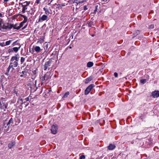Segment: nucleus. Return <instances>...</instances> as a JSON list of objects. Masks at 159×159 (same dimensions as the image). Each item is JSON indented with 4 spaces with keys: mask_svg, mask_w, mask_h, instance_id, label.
<instances>
[{
    "mask_svg": "<svg viewBox=\"0 0 159 159\" xmlns=\"http://www.w3.org/2000/svg\"><path fill=\"white\" fill-rule=\"evenodd\" d=\"M13 124V119L11 118L7 123L5 121L3 123V128L4 129V132L5 133H9L11 130V126Z\"/></svg>",
    "mask_w": 159,
    "mask_h": 159,
    "instance_id": "obj_1",
    "label": "nucleus"
},
{
    "mask_svg": "<svg viewBox=\"0 0 159 159\" xmlns=\"http://www.w3.org/2000/svg\"><path fill=\"white\" fill-rule=\"evenodd\" d=\"M19 58L16 56H12L10 60V65L13 68L16 67L18 65V61Z\"/></svg>",
    "mask_w": 159,
    "mask_h": 159,
    "instance_id": "obj_2",
    "label": "nucleus"
},
{
    "mask_svg": "<svg viewBox=\"0 0 159 159\" xmlns=\"http://www.w3.org/2000/svg\"><path fill=\"white\" fill-rule=\"evenodd\" d=\"M42 80L43 83L45 84L48 83L50 81V73L47 72L42 78Z\"/></svg>",
    "mask_w": 159,
    "mask_h": 159,
    "instance_id": "obj_3",
    "label": "nucleus"
},
{
    "mask_svg": "<svg viewBox=\"0 0 159 159\" xmlns=\"http://www.w3.org/2000/svg\"><path fill=\"white\" fill-rule=\"evenodd\" d=\"M30 2L26 1L20 4L23 7L22 11L23 13H24L25 12V10L27 9V7L30 4Z\"/></svg>",
    "mask_w": 159,
    "mask_h": 159,
    "instance_id": "obj_4",
    "label": "nucleus"
},
{
    "mask_svg": "<svg viewBox=\"0 0 159 159\" xmlns=\"http://www.w3.org/2000/svg\"><path fill=\"white\" fill-rule=\"evenodd\" d=\"M95 86V85L93 84H91L84 91V94L86 95L88 94L91 90L93 87Z\"/></svg>",
    "mask_w": 159,
    "mask_h": 159,
    "instance_id": "obj_5",
    "label": "nucleus"
},
{
    "mask_svg": "<svg viewBox=\"0 0 159 159\" xmlns=\"http://www.w3.org/2000/svg\"><path fill=\"white\" fill-rule=\"evenodd\" d=\"M57 125H53L51 129L52 133L53 134H57Z\"/></svg>",
    "mask_w": 159,
    "mask_h": 159,
    "instance_id": "obj_6",
    "label": "nucleus"
},
{
    "mask_svg": "<svg viewBox=\"0 0 159 159\" xmlns=\"http://www.w3.org/2000/svg\"><path fill=\"white\" fill-rule=\"evenodd\" d=\"M152 95L153 98H157L159 97V91L155 90L152 93Z\"/></svg>",
    "mask_w": 159,
    "mask_h": 159,
    "instance_id": "obj_7",
    "label": "nucleus"
},
{
    "mask_svg": "<svg viewBox=\"0 0 159 159\" xmlns=\"http://www.w3.org/2000/svg\"><path fill=\"white\" fill-rule=\"evenodd\" d=\"M1 108L3 109L4 111H5V109L7 108V103L5 102H2L0 103Z\"/></svg>",
    "mask_w": 159,
    "mask_h": 159,
    "instance_id": "obj_8",
    "label": "nucleus"
},
{
    "mask_svg": "<svg viewBox=\"0 0 159 159\" xmlns=\"http://www.w3.org/2000/svg\"><path fill=\"white\" fill-rule=\"evenodd\" d=\"M12 24H7V25H3L2 28L5 29H11L12 28Z\"/></svg>",
    "mask_w": 159,
    "mask_h": 159,
    "instance_id": "obj_9",
    "label": "nucleus"
},
{
    "mask_svg": "<svg viewBox=\"0 0 159 159\" xmlns=\"http://www.w3.org/2000/svg\"><path fill=\"white\" fill-rule=\"evenodd\" d=\"M93 79V77L92 76H90L85 80L84 83L85 84H88L89 82L91 81Z\"/></svg>",
    "mask_w": 159,
    "mask_h": 159,
    "instance_id": "obj_10",
    "label": "nucleus"
},
{
    "mask_svg": "<svg viewBox=\"0 0 159 159\" xmlns=\"http://www.w3.org/2000/svg\"><path fill=\"white\" fill-rule=\"evenodd\" d=\"M116 146L115 145L112 144H110L107 147V149L109 150H113L116 148Z\"/></svg>",
    "mask_w": 159,
    "mask_h": 159,
    "instance_id": "obj_11",
    "label": "nucleus"
},
{
    "mask_svg": "<svg viewBox=\"0 0 159 159\" xmlns=\"http://www.w3.org/2000/svg\"><path fill=\"white\" fill-rule=\"evenodd\" d=\"M50 66V60L45 62L44 66V69L46 70Z\"/></svg>",
    "mask_w": 159,
    "mask_h": 159,
    "instance_id": "obj_12",
    "label": "nucleus"
},
{
    "mask_svg": "<svg viewBox=\"0 0 159 159\" xmlns=\"http://www.w3.org/2000/svg\"><path fill=\"white\" fill-rule=\"evenodd\" d=\"M15 142H11L9 143L8 144V147L9 149H11L15 144Z\"/></svg>",
    "mask_w": 159,
    "mask_h": 159,
    "instance_id": "obj_13",
    "label": "nucleus"
},
{
    "mask_svg": "<svg viewBox=\"0 0 159 159\" xmlns=\"http://www.w3.org/2000/svg\"><path fill=\"white\" fill-rule=\"evenodd\" d=\"M48 18V17L45 15H43L41 18H40L38 22H40L41 20H46Z\"/></svg>",
    "mask_w": 159,
    "mask_h": 159,
    "instance_id": "obj_14",
    "label": "nucleus"
},
{
    "mask_svg": "<svg viewBox=\"0 0 159 159\" xmlns=\"http://www.w3.org/2000/svg\"><path fill=\"white\" fill-rule=\"evenodd\" d=\"M20 15L22 17H23L24 18V20L22 22L23 24H24L25 23H26L27 21L28 20L27 17L21 14Z\"/></svg>",
    "mask_w": 159,
    "mask_h": 159,
    "instance_id": "obj_15",
    "label": "nucleus"
},
{
    "mask_svg": "<svg viewBox=\"0 0 159 159\" xmlns=\"http://www.w3.org/2000/svg\"><path fill=\"white\" fill-rule=\"evenodd\" d=\"M20 15L22 17H23L24 18V20L22 22L23 24H24L25 23H26L27 21L28 20L27 17L21 14Z\"/></svg>",
    "mask_w": 159,
    "mask_h": 159,
    "instance_id": "obj_16",
    "label": "nucleus"
},
{
    "mask_svg": "<svg viewBox=\"0 0 159 159\" xmlns=\"http://www.w3.org/2000/svg\"><path fill=\"white\" fill-rule=\"evenodd\" d=\"M20 73H21L22 74L20 75V77H23L24 75H27V71L26 70H24L22 71L21 72H20Z\"/></svg>",
    "mask_w": 159,
    "mask_h": 159,
    "instance_id": "obj_17",
    "label": "nucleus"
},
{
    "mask_svg": "<svg viewBox=\"0 0 159 159\" xmlns=\"http://www.w3.org/2000/svg\"><path fill=\"white\" fill-rule=\"evenodd\" d=\"M93 62L89 61L87 63V66L88 67H91L93 66Z\"/></svg>",
    "mask_w": 159,
    "mask_h": 159,
    "instance_id": "obj_18",
    "label": "nucleus"
},
{
    "mask_svg": "<svg viewBox=\"0 0 159 159\" xmlns=\"http://www.w3.org/2000/svg\"><path fill=\"white\" fill-rule=\"evenodd\" d=\"M20 46L19 47H14L12 48L13 52H17L19 49H20Z\"/></svg>",
    "mask_w": 159,
    "mask_h": 159,
    "instance_id": "obj_19",
    "label": "nucleus"
},
{
    "mask_svg": "<svg viewBox=\"0 0 159 159\" xmlns=\"http://www.w3.org/2000/svg\"><path fill=\"white\" fill-rule=\"evenodd\" d=\"M40 49H41L40 47L37 46H36L34 49L35 51L37 52H39Z\"/></svg>",
    "mask_w": 159,
    "mask_h": 159,
    "instance_id": "obj_20",
    "label": "nucleus"
},
{
    "mask_svg": "<svg viewBox=\"0 0 159 159\" xmlns=\"http://www.w3.org/2000/svg\"><path fill=\"white\" fill-rule=\"evenodd\" d=\"M12 25H13V28L14 29H16L17 30H19V29H18V26H17V24H16L15 25H13L12 24Z\"/></svg>",
    "mask_w": 159,
    "mask_h": 159,
    "instance_id": "obj_21",
    "label": "nucleus"
},
{
    "mask_svg": "<svg viewBox=\"0 0 159 159\" xmlns=\"http://www.w3.org/2000/svg\"><path fill=\"white\" fill-rule=\"evenodd\" d=\"M146 81L147 80L145 79H143L140 80V82L142 84H144L146 83Z\"/></svg>",
    "mask_w": 159,
    "mask_h": 159,
    "instance_id": "obj_22",
    "label": "nucleus"
},
{
    "mask_svg": "<svg viewBox=\"0 0 159 159\" xmlns=\"http://www.w3.org/2000/svg\"><path fill=\"white\" fill-rule=\"evenodd\" d=\"M69 94V92H67L64 95L63 98H66L67 97L68 95Z\"/></svg>",
    "mask_w": 159,
    "mask_h": 159,
    "instance_id": "obj_23",
    "label": "nucleus"
},
{
    "mask_svg": "<svg viewBox=\"0 0 159 159\" xmlns=\"http://www.w3.org/2000/svg\"><path fill=\"white\" fill-rule=\"evenodd\" d=\"M44 11H45V13L46 14H49V12L48 9L46 7H44L43 8Z\"/></svg>",
    "mask_w": 159,
    "mask_h": 159,
    "instance_id": "obj_24",
    "label": "nucleus"
},
{
    "mask_svg": "<svg viewBox=\"0 0 159 159\" xmlns=\"http://www.w3.org/2000/svg\"><path fill=\"white\" fill-rule=\"evenodd\" d=\"M140 33V31L139 30H136L135 32L134 33V35L135 36H136L139 34Z\"/></svg>",
    "mask_w": 159,
    "mask_h": 159,
    "instance_id": "obj_25",
    "label": "nucleus"
},
{
    "mask_svg": "<svg viewBox=\"0 0 159 159\" xmlns=\"http://www.w3.org/2000/svg\"><path fill=\"white\" fill-rule=\"evenodd\" d=\"M25 61V58L24 57H21L20 59L21 64H22Z\"/></svg>",
    "mask_w": 159,
    "mask_h": 159,
    "instance_id": "obj_26",
    "label": "nucleus"
},
{
    "mask_svg": "<svg viewBox=\"0 0 159 159\" xmlns=\"http://www.w3.org/2000/svg\"><path fill=\"white\" fill-rule=\"evenodd\" d=\"M11 68H13V67L11 66L10 65H9V67H8V68L7 69V73H9V72L10 70L11 69Z\"/></svg>",
    "mask_w": 159,
    "mask_h": 159,
    "instance_id": "obj_27",
    "label": "nucleus"
},
{
    "mask_svg": "<svg viewBox=\"0 0 159 159\" xmlns=\"http://www.w3.org/2000/svg\"><path fill=\"white\" fill-rule=\"evenodd\" d=\"M93 25V22L90 21L88 22V25L89 27H91Z\"/></svg>",
    "mask_w": 159,
    "mask_h": 159,
    "instance_id": "obj_28",
    "label": "nucleus"
},
{
    "mask_svg": "<svg viewBox=\"0 0 159 159\" xmlns=\"http://www.w3.org/2000/svg\"><path fill=\"white\" fill-rule=\"evenodd\" d=\"M11 40H9L7 41H6L5 43V44L6 45H9L11 42Z\"/></svg>",
    "mask_w": 159,
    "mask_h": 159,
    "instance_id": "obj_29",
    "label": "nucleus"
},
{
    "mask_svg": "<svg viewBox=\"0 0 159 159\" xmlns=\"http://www.w3.org/2000/svg\"><path fill=\"white\" fill-rule=\"evenodd\" d=\"M23 23L22 22H21L20 24V25L18 26V29H20V28H21L23 25Z\"/></svg>",
    "mask_w": 159,
    "mask_h": 159,
    "instance_id": "obj_30",
    "label": "nucleus"
},
{
    "mask_svg": "<svg viewBox=\"0 0 159 159\" xmlns=\"http://www.w3.org/2000/svg\"><path fill=\"white\" fill-rule=\"evenodd\" d=\"M85 156L84 155H82L80 157V159H85Z\"/></svg>",
    "mask_w": 159,
    "mask_h": 159,
    "instance_id": "obj_31",
    "label": "nucleus"
},
{
    "mask_svg": "<svg viewBox=\"0 0 159 159\" xmlns=\"http://www.w3.org/2000/svg\"><path fill=\"white\" fill-rule=\"evenodd\" d=\"M8 52L9 53H10V52H13L12 48L9 49H8Z\"/></svg>",
    "mask_w": 159,
    "mask_h": 159,
    "instance_id": "obj_32",
    "label": "nucleus"
},
{
    "mask_svg": "<svg viewBox=\"0 0 159 159\" xmlns=\"http://www.w3.org/2000/svg\"><path fill=\"white\" fill-rule=\"evenodd\" d=\"M154 25H151L149 26V28L150 29H153L154 28Z\"/></svg>",
    "mask_w": 159,
    "mask_h": 159,
    "instance_id": "obj_33",
    "label": "nucleus"
},
{
    "mask_svg": "<svg viewBox=\"0 0 159 159\" xmlns=\"http://www.w3.org/2000/svg\"><path fill=\"white\" fill-rule=\"evenodd\" d=\"M114 75L115 77H117L118 76V75L117 72H115L114 73Z\"/></svg>",
    "mask_w": 159,
    "mask_h": 159,
    "instance_id": "obj_34",
    "label": "nucleus"
},
{
    "mask_svg": "<svg viewBox=\"0 0 159 159\" xmlns=\"http://www.w3.org/2000/svg\"><path fill=\"white\" fill-rule=\"evenodd\" d=\"M83 9L84 11H86V10L88 9V8L87 7V6H84L83 7Z\"/></svg>",
    "mask_w": 159,
    "mask_h": 159,
    "instance_id": "obj_35",
    "label": "nucleus"
},
{
    "mask_svg": "<svg viewBox=\"0 0 159 159\" xmlns=\"http://www.w3.org/2000/svg\"><path fill=\"white\" fill-rule=\"evenodd\" d=\"M9 57V56H3L2 57L4 58H8L7 59H8V57Z\"/></svg>",
    "mask_w": 159,
    "mask_h": 159,
    "instance_id": "obj_36",
    "label": "nucleus"
},
{
    "mask_svg": "<svg viewBox=\"0 0 159 159\" xmlns=\"http://www.w3.org/2000/svg\"><path fill=\"white\" fill-rule=\"evenodd\" d=\"M86 0H82V1H80L79 2V3H82L83 2H84V1H85Z\"/></svg>",
    "mask_w": 159,
    "mask_h": 159,
    "instance_id": "obj_37",
    "label": "nucleus"
},
{
    "mask_svg": "<svg viewBox=\"0 0 159 159\" xmlns=\"http://www.w3.org/2000/svg\"><path fill=\"white\" fill-rule=\"evenodd\" d=\"M39 0H36V3H37V4H38L39 3Z\"/></svg>",
    "mask_w": 159,
    "mask_h": 159,
    "instance_id": "obj_38",
    "label": "nucleus"
},
{
    "mask_svg": "<svg viewBox=\"0 0 159 159\" xmlns=\"http://www.w3.org/2000/svg\"><path fill=\"white\" fill-rule=\"evenodd\" d=\"M2 20L0 18V25H1L2 23Z\"/></svg>",
    "mask_w": 159,
    "mask_h": 159,
    "instance_id": "obj_39",
    "label": "nucleus"
},
{
    "mask_svg": "<svg viewBox=\"0 0 159 159\" xmlns=\"http://www.w3.org/2000/svg\"><path fill=\"white\" fill-rule=\"evenodd\" d=\"M27 25H26L24 27H23L22 28V30H23L24 29H25V28H26V26H27Z\"/></svg>",
    "mask_w": 159,
    "mask_h": 159,
    "instance_id": "obj_40",
    "label": "nucleus"
},
{
    "mask_svg": "<svg viewBox=\"0 0 159 159\" xmlns=\"http://www.w3.org/2000/svg\"><path fill=\"white\" fill-rule=\"evenodd\" d=\"M29 98L28 97V98H26V101H28L29 100Z\"/></svg>",
    "mask_w": 159,
    "mask_h": 159,
    "instance_id": "obj_41",
    "label": "nucleus"
},
{
    "mask_svg": "<svg viewBox=\"0 0 159 159\" xmlns=\"http://www.w3.org/2000/svg\"><path fill=\"white\" fill-rule=\"evenodd\" d=\"M37 82V80H35V85L36 87V84Z\"/></svg>",
    "mask_w": 159,
    "mask_h": 159,
    "instance_id": "obj_42",
    "label": "nucleus"
},
{
    "mask_svg": "<svg viewBox=\"0 0 159 159\" xmlns=\"http://www.w3.org/2000/svg\"><path fill=\"white\" fill-rule=\"evenodd\" d=\"M8 73H7V72L6 73H5V74L8 75Z\"/></svg>",
    "mask_w": 159,
    "mask_h": 159,
    "instance_id": "obj_43",
    "label": "nucleus"
},
{
    "mask_svg": "<svg viewBox=\"0 0 159 159\" xmlns=\"http://www.w3.org/2000/svg\"><path fill=\"white\" fill-rule=\"evenodd\" d=\"M16 42H17V41H15V42H14V43H13V44H15L16 43Z\"/></svg>",
    "mask_w": 159,
    "mask_h": 159,
    "instance_id": "obj_44",
    "label": "nucleus"
},
{
    "mask_svg": "<svg viewBox=\"0 0 159 159\" xmlns=\"http://www.w3.org/2000/svg\"><path fill=\"white\" fill-rule=\"evenodd\" d=\"M52 61L53 62V61H52V59H50V61Z\"/></svg>",
    "mask_w": 159,
    "mask_h": 159,
    "instance_id": "obj_45",
    "label": "nucleus"
},
{
    "mask_svg": "<svg viewBox=\"0 0 159 159\" xmlns=\"http://www.w3.org/2000/svg\"><path fill=\"white\" fill-rule=\"evenodd\" d=\"M69 48H70V49H71L72 48V47L71 46H70L69 47Z\"/></svg>",
    "mask_w": 159,
    "mask_h": 159,
    "instance_id": "obj_46",
    "label": "nucleus"
},
{
    "mask_svg": "<svg viewBox=\"0 0 159 159\" xmlns=\"http://www.w3.org/2000/svg\"><path fill=\"white\" fill-rule=\"evenodd\" d=\"M92 37H93L94 36H95V35L94 34H93L92 35Z\"/></svg>",
    "mask_w": 159,
    "mask_h": 159,
    "instance_id": "obj_47",
    "label": "nucleus"
},
{
    "mask_svg": "<svg viewBox=\"0 0 159 159\" xmlns=\"http://www.w3.org/2000/svg\"><path fill=\"white\" fill-rule=\"evenodd\" d=\"M53 0H52L51 1H50V3H51L52 2V1H53Z\"/></svg>",
    "mask_w": 159,
    "mask_h": 159,
    "instance_id": "obj_48",
    "label": "nucleus"
},
{
    "mask_svg": "<svg viewBox=\"0 0 159 159\" xmlns=\"http://www.w3.org/2000/svg\"><path fill=\"white\" fill-rule=\"evenodd\" d=\"M48 92H50V90H48Z\"/></svg>",
    "mask_w": 159,
    "mask_h": 159,
    "instance_id": "obj_49",
    "label": "nucleus"
},
{
    "mask_svg": "<svg viewBox=\"0 0 159 159\" xmlns=\"http://www.w3.org/2000/svg\"><path fill=\"white\" fill-rule=\"evenodd\" d=\"M56 61V59H55V61Z\"/></svg>",
    "mask_w": 159,
    "mask_h": 159,
    "instance_id": "obj_50",
    "label": "nucleus"
},
{
    "mask_svg": "<svg viewBox=\"0 0 159 159\" xmlns=\"http://www.w3.org/2000/svg\"><path fill=\"white\" fill-rule=\"evenodd\" d=\"M35 72H34V73H35ZM34 74H35V73H34Z\"/></svg>",
    "mask_w": 159,
    "mask_h": 159,
    "instance_id": "obj_51",
    "label": "nucleus"
},
{
    "mask_svg": "<svg viewBox=\"0 0 159 159\" xmlns=\"http://www.w3.org/2000/svg\"><path fill=\"white\" fill-rule=\"evenodd\" d=\"M50 91H51V89H50Z\"/></svg>",
    "mask_w": 159,
    "mask_h": 159,
    "instance_id": "obj_52",
    "label": "nucleus"
},
{
    "mask_svg": "<svg viewBox=\"0 0 159 159\" xmlns=\"http://www.w3.org/2000/svg\"><path fill=\"white\" fill-rule=\"evenodd\" d=\"M1 14H0V16H1Z\"/></svg>",
    "mask_w": 159,
    "mask_h": 159,
    "instance_id": "obj_53",
    "label": "nucleus"
},
{
    "mask_svg": "<svg viewBox=\"0 0 159 159\" xmlns=\"http://www.w3.org/2000/svg\"><path fill=\"white\" fill-rule=\"evenodd\" d=\"M1 14H0V16H1Z\"/></svg>",
    "mask_w": 159,
    "mask_h": 159,
    "instance_id": "obj_54",
    "label": "nucleus"
}]
</instances>
